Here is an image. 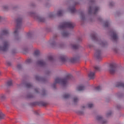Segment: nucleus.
Masks as SVG:
<instances>
[{"instance_id":"nucleus-1","label":"nucleus","mask_w":124,"mask_h":124,"mask_svg":"<svg viewBox=\"0 0 124 124\" xmlns=\"http://www.w3.org/2000/svg\"><path fill=\"white\" fill-rule=\"evenodd\" d=\"M75 27V24L71 21L64 22L62 23L59 27L60 30H64L68 28V29H73Z\"/></svg>"},{"instance_id":"nucleus-2","label":"nucleus","mask_w":124,"mask_h":124,"mask_svg":"<svg viewBox=\"0 0 124 124\" xmlns=\"http://www.w3.org/2000/svg\"><path fill=\"white\" fill-rule=\"evenodd\" d=\"M22 18H18L16 20V30L14 32L15 35L18 34V32H19V30L21 28V25H22Z\"/></svg>"},{"instance_id":"nucleus-3","label":"nucleus","mask_w":124,"mask_h":124,"mask_svg":"<svg viewBox=\"0 0 124 124\" xmlns=\"http://www.w3.org/2000/svg\"><path fill=\"white\" fill-rule=\"evenodd\" d=\"M68 78H56L55 79V84H61L62 86H66Z\"/></svg>"},{"instance_id":"nucleus-4","label":"nucleus","mask_w":124,"mask_h":124,"mask_svg":"<svg viewBox=\"0 0 124 124\" xmlns=\"http://www.w3.org/2000/svg\"><path fill=\"white\" fill-rule=\"evenodd\" d=\"M109 72L110 74H115L118 71V67L116 64H110L109 65Z\"/></svg>"},{"instance_id":"nucleus-5","label":"nucleus","mask_w":124,"mask_h":124,"mask_svg":"<svg viewBox=\"0 0 124 124\" xmlns=\"http://www.w3.org/2000/svg\"><path fill=\"white\" fill-rule=\"evenodd\" d=\"M9 47V44L8 42H4L3 43V46H0V51H2L3 52H6L8 50V47Z\"/></svg>"},{"instance_id":"nucleus-6","label":"nucleus","mask_w":124,"mask_h":124,"mask_svg":"<svg viewBox=\"0 0 124 124\" xmlns=\"http://www.w3.org/2000/svg\"><path fill=\"white\" fill-rule=\"evenodd\" d=\"M98 10H99V8L98 7H90L89 8V14H92V13H93V14H96V13Z\"/></svg>"},{"instance_id":"nucleus-7","label":"nucleus","mask_w":124,"mask_h":124,"mask_svg":"<svg viewBox=\"0 0 124 124\" xmlns=\"http://www.w3.org/2000/svg\"><path fill=\"white\" fill-rule=\"evenodd\" d=\"M102 51L100 49H96L94 54V57L97 58V60H100L101 59V55Z\"/></svg>"},{"instance_id":"nucleus-8","label":"nucleus","mask_w":124,"mask_h":124,"mask_svg":"<svg viewBox=\"0 0 124 124\" xmlns=\"http://www.w3.org/2000/svg\"><path fill=\"white\" fill-rule=\"evenodd\" d=\"M60 60L62 62H65L67 61V57L63 55H62L60 56Z\"/></svg>"},{"instance_id":"nucleus-9","label":"nucleus","mask_w":124,"mask_h":124,"mask_svg":"<svg viewBox=\"0 0 124 124\" xmlns=\"http://www.w3.org/2000/svg\"><path fill=\"white\" fill-rule=\"evenodd\" d=\"M96 119L97 121H101L102 124H105L107 123V121L103 120V118L100 116H97Z\"/></svg>"},{"instance_id":"nucleus-10","label":"nucleus","mask_w":124,"mask_h":124,"mask_svg":"<svg viewBox=\"0 0 124 124\" xmlns=\"http://www.w3.org/2000/svg\"><path fill=\"white\" fill-rule=\"evenodd\" d=\"M8 33H9L8 30H3L1 32V34L0 35V38H1V37H2V35H7Z\"/></svg>"},{"instance_id":"nucleus-11","label":"nucleus","mask_w":124,"mask_h":124,"mask_svg":"<svg viewBox=\"0 0 124 124\" xmlns=\"http://www.w3.org/2000/svg\"><path fill=\"white\" fill-rule=\"evenodd\" d=\"M37 63L39 65H40L41 66H44V65L46 64V63H45V62H44L42 60H40L38 61Z\"/></svg>"},{"instance_id":"nucleus-12","label":"nucleus","mask_w":124,"mask_h":124,"mask_svg":"<svg viewBox=\"0 0 124 124\" xmlns=\"http://www.w3.org/2000/svg\"><path fill=\"white\" fill-rule=\"evenodd\" d=\"M112 37L114 40H117L118 39V35H117V33L114 31L112 34Z\"/></svg>"},{"instance_id":"nucleus-13","label":"nucleus","mask_w":124,"mask_h":124,"mask_svg":"<svg viewBox=\"0 0 124 124\" xmlns=\"http://www.w3.org/2000/svg\"><path fill=\"white\" fill-rule=\"evenodd\" d=\"M88 76L89 78H95V74L93 72H90Z\"/></svg>"},{"instance_id":"nucleus-14","label":"nucleus","mask_w":124,"mask_h":124,"mask_svg":"<svg viewBox=\"0 0 124 124\" xmlns=\"http://www.w3.org/2000/svg\"><path fill=\"white\" fill-rule=\"evenodd\" d=\"M51 44L52 46H58V45L57 44L56 40H55V38H54V39L51 41Z\"/></svg>"},{"instance_id":"nucleus-15","label":"nucleus","mask_w":124,"mask_h":124,"mask_svg":"<svg viewBox=\"0 0 124 124\" xmlns=\"http://www.w3.org/2000/svg\"><path fill=\"white\" fill-rule=\"evenodd\" d=\"M91 37L93 40H98V38H97V35H96V34L95 33L91 35Z\"/></svg>"},{"instance_id":"nucleus-16","label":"nucleus","mask_w":124,"mask_h":124,"mask_svg":"<svg viewBox=\"0 0 124 124\" xmlns=\"http://www.w3.org/2000/svg\"><path fill=\"white\" fill-rule=\"evenodd\" d=\"M34 18L35 19H37L38 21H40V22H44V18L38 16H34Z\"/></svg>"},{"instance_id":"nucleus-17","label":"nucleus","mask_w":124,"mask_h":124,"mask_svg":"<svg viewBox=\"0 0 124 124\" xmlns=\"http://www.w3.org/2000/svg\"><path fill=\"white\" fill-rule=\"evenodd\" d=\"M62 36H63L64 37H67V36H68V35H69V33L65 31H64L62 33Z\"/></svg>"},{"instance_id":"nucleus-18","label":"nucleus","mask_w":124,"mask_h":124,"mask_svg":"<svg viewBox=\"0 0 124 124\" xmlns=\"http://www.w3.org/2000/svg\"><path fill=\"white\" fill-rule=\"evenodd\" d=\"M94 68L95 71H100V70H101V68H100V66H95L94 67Z\"/></svg>"},{"instance_id":"nucleus-19","label":"nucleus","mask_w":124,"mask_h":124,"mask_svg":"<svg viewBox=\"0 0 124 124\" xmlns=\"http://www.w3.org/2000/svg\"><path fill=\"white\" fill-rule=\"evenodd\" d=\"M12 85H13L12 80H10L7 82V86H8V87H10V86H12Z\"/></svg>"},{"instance_id":"nucleus-20","label":"nucleus","mask_w":124,"mask_h":124,"mask_svg":"<svg viewBox=\"0 0 124 124\" xmlns=\"http://www.w3.org/2000/svg\"><path fill=\"white\" fill-rule=\"evenodd\" d=\"M116 87H122V88H124V83L123 82H118Z\"/></svg>"},{"instance_id":"nucleus-21","label":"nucleus","mask_w":124,"mask_h":124,"mask_svg":"<svg viewBox=\"0 0 124 124\" xmlns=\"http://www.w3.org/2000/svg\"><path fill=\"white\" fill-rule=\"evenodd\" d=\"M84 89H85V87L83 86H79L77 87L78 91H83Z\"/></svg>"},{"instance_id":"nucleus-22","label":"nucleus","mask_w":124,"mask_h":124,"mask_svg":"<svg viewBox=\"0 0 124 124\" xmlns=\"http://www.w3.org/2000/svg\"><path fill=\"white\" fill-rule=\"evenodd\" d=\"M70 11L71 13H74L76 12V10L74 7H73L70 9Z\"/></svg>"},{"instance_id":"nucleus-23","label":"nucleus","mask_w":124,"mask_h":124,"mask_svg":"<svg viewBox=\"0 0 124 124\" xmlns=\"http://www.w3.org/2000/svg\"><path fill=\"white\" fill-rule=\"evenodd\" d=\"M63 98H65V99H66L67 98H69V97H70V95L69 94H64L63 96Z\"/></svg>"},{"instance_id":"nucleus-24","label":"nucleus","mask_w":124,"mask_h":124,"mask_svg":"<svg viewBox=\"0 0 124 124\" xmlns=\"http://www.w3.org/2000/svg\"><path fill=\"white\" fill-rule=\"evenodd\" d=\"M72 47L73 49H78V48H79V46L78 45H74L72 46Z\"/></svg>"},{"instance_id":"nucleus-25","label":"nucleus","mask_w":124,"mask_h":124,"mask_svg":"<svg viewBox=\"0 0 124 124\" xmlns=\"http://www.w3.org/2000/svg\"><path fill=\"white\" fill-rule=\"evenodd\" d=\"M65 78H73V76L70 74H68L66 75Z\"/></svg>"},{"instance_id":"nucleus-26","label":"nucleus","mask_w":124,"mask_h":124,"mask_svg":"<svg viewBox=\"0 0 124 124\" xmlns=\"http://www.w3.org/2000/svg\"><path fill=\"white\" fill-rule=\"evenodd\" d=\"M58 16H62V11H59L57 13Z\"/></svg>"},{"instance_id":"nucleus-27","label":"nucleus","mask_w":124,"mask_h":124,"mask_svg":"<svg viewBox=\"0 0 124 124\" xmlns=\"http://www.w3.org/2000/svg\"><path fill=\"white\" fill-rule=\"evenodd\" d=\"M40 54L39 50H35L34 53V56H39Z\"/></svg>"},{"instance_id":"nucleus-28","label":"nucleus","mask_w":124,"mask_h":124,"mask_svg":"<svg viewBox=\"0 0 124 124\" xmlns=\"http://www.w3.org/2000/svg\"><path fill=\"white\" fill-rule=\"evenodd\" d=\"M107 45V43H106V42H101L100 43V45H102L103 46V47H104V46H105V45Z\"/></svg>"},{"instance_id":"nucleus-29","label":"nucleus","mask_w":124,"mask_h":124,"mask_svg":"<svg viewBox=\"0 0 124 124\" xmlns=\"http://www.w3.org/2000/svg\"><path fill=\"white\" fill-rule=\"evenodd\" d=\"M4 118V114L2 113H0V120H2Z\"/></svg>"},{"instance_id":"nucleus-30","label":"nucleus","mask_w":124,"mask_h":124,"mask_svg":"<svg viewBox=\"0 0 124 124\" xmlns=\"http://www.w3.org/2000/svg\"><path fill=\"white\" fill-rule=\"evenodd\" d=\"M95 90L96 91H100V90H101V86H97V87H96L95 88Z\"/></svg>"},{"instance_id":"nucleus-31","label":"nucleus","mask_w":124,"mask_h":124,"mask_svg":"<svg viewBox=\"0 0 124 124\" xmlns=\"http://www.w3.org/2000/svg\"><path fill=\"white\" fill-rule=\"evenodd\" d=\"M104 26L106 28L109 27V22L108 21H106L104 23Z\"/></svg>"},{"instance_id":"nucleus-32","label":"nucleus","mask_w":124,"mask_h":124,"mask_svg":"<svg viewBox=\"0 0 124 124\" xmlns=\"http://www.w3.org/2000/svg\"><path fill=\"white\" fill-rule=\"evenodd\" d=\"M32 85H31V83H28L26 84V87L27 88H31Z\"/></svg>"},{"instance_id":"nucleus-33","label":"nucleus","mask_w":124,"mask_h":124,"mask_svg":"<svg viewBox=\"0 0 124 124\" xmlns=\"http://www.w3.org/2000/svg\"><path fill=\"white\" fill-rule=\"evenodd\" d=\"M32 61L31 59H28L26 60V63H31V62Z\"/></svg>"},{"instance_id":"nucleus-34","label":"nucleus","mask_w":124,"mask_h":124,"mask_svg":"<svg viewBox=\"0 0 124 124\" xmlns=\"http://www.w3.org/2000/svg\"><path fill=\"white\" fill-rule=\"evenodd\" d=\"M48 61H54V58L53 56H48Z\"/></svg>"},{"instance_id":"nucleus-35","label":"nucleus","mask_w":124,"mask_h":124,"mask_svg":"<svg viewBox=\"0 0 124 124\" xmlns=\"http://www.w3.org/2000/svg\"><path fill=\"white\" fill-rule=\"evenodd\" d=\"M0 99H4L5 98V95L2 94L0 95Z\"/></svg>"},{"instance_id":"nucleus-36","label":"nucleus","mask_w":124,"mask_h":124,"mask_svg":"<svg viewBox=\"0 0 124 124\" xmlns=\"http://www.w3.org/2000/svg\"><path fill=\"white\" fill-rule=\"evenodd\" d=\"M3 8L4 10H5V11L8 10V7H7V6H4L3 7Z\"/></svg>"},{"instance_id":"nucleus-37","label":"nucleus","mask_w":124,"mask_h":124,"mask_svg":"<svg viewBox=\"0 0 124 124\" xmlns=\"http://www.w3.org/2000/svg\"><path fill=\"white\" fill-rule=\"evenodd\" d=\"M73 100H74V102H77V101H78V98L77 97H74L73 98Z\"/></svg>"},{"instance_id":"nucleus-38","label":"nucleus","mask_w":124,"mask_h":124,"mask_svg":"<svg viewBox=\"0 0 124 124\" xmlns=\"http://www.w3.org/2000/svg\"><path fill=\"white\" fill-rule=\"evenodd\" d=\"M93 104H88V108H92L93 107Z\"/></svg>"},{"instance_id":"nucleus-39","label":"nucleus","mask_w":124,"mask_h":124,"mask_svg":"<svg viewBox=\"0 0 124 124\" xmlns=\"http://www.w3.org/2000/svg\"><path fill=\"white\" fill-rule=\"evenodd\" d=\"M17 68L18 69H21L22 68V65L21 64L17 65Z\"/></svg>"},{"instance_id":"nucleus-40","label":"nucleus","mask_w":124,"mask_h":124,"mask_svg":"<svg viewBox=\"0 0 124 124\" xmlns=\"http://www.w3.org/2000/svg\"><path fill=\"white\" fill-rule=\"evenodd\" d=\"M50 18H52V17H54V14L53 13H50L49 15Z\"/></svg>"},{"instance_id":"nucleus-41","label":"nucleus","mask_w":124,"mask_h":124,"mask_svg":"<svg viewBox=\"0 0 124 124\" xmlns=\"http://www.w3.org/2000/svg\"><path fill=\"white\" fill-rule=\"evenodd\" d=\"M27 36L28 37H31V33H27Z\"/></svg>"},{"instance_id":"nucleus-42","label":"nucleus","mask_w":124,"mask_h":124,"mask_svg":"<svg viewBox=\"0 0 124 124\" xmlns=\"http://www.w3.org/2000/svg\"><path fill=\"white\" fill-rule=\"evenodd\" d=\"M70 62H74V58H72L70 60Z\"/></svg>"},{"instance_id":"nucleus-43","label":"nucleus","mask_w":124,"mask_h":124,"mask_svg":"<svg viewBox=\"0 0 124 124\" xmlns=\"http://www.w3.org/2000/svg\"><path fill=\"white\" fill-rule=\"evenodd\" d=\"M112 114V112H109L108 113H107V116H110L111 115V114Z\"/></svg>"},{"instance_id":"nucleus-44","label":"nucleus","mask_w":124,"mask_h":124,"mask_svg":"<svg viewBox=\"0 0 124 124\" xmlns=\"http://www.w3.org/2000/svg\"><path fill=\"white\" fill-rule=\"evenodd\" d=\"M7 64L8 65H11V62H7Z\"/></svg>"},{"instance_id":"nucleus-45","label":"nucleus","mask_w":124,"mask_h":124,"mask_svg":"<svg viewBox=\"0 0 124 124\" xmlns=\"http://www.w3.org/2000/svg\"><path fill=\"white\" fill-rule=\"evenodd\" d=\"M84 15L81 14V18H82V19H84Z\"/></svg>"},{"instance_id":"nucleus-46","label":"nucleus","mask_w":124,"mask_h":124,"mask_svg":"<svg viewBox=\"0 0 124 124\" xmlns=\"http://www.w3.org/2000/svg\"><path fill=\"white\" fill-rule=\"evenodd\" d=\"M59 46L62 48V45H60Z\"/></svg>"},{"instance_id":"nucleus-47","label":"nucleus","mask_w":124,"mask_h":124,"mask_svg":"<svg viewBox=\"0 0 124 124\" xmlns=\"http://www.w3.org/2000/svg\"><path fill=\"white\" fill-rule=\"evenodd\" d=\"M36 93H38V89H35V90Z\"/></svg>"},{"instance_id":"nucleus-48","label":"nucleus","mask_w":124,"mask_h":124,"mask_svg":"<svg viewBox=\"0 0 124 124\" xmlns=\"http://www.w3.org/2000/svg\"><path fill=\"white\" fill-rule=\"evenodd\" d=\"M35 114H36V115H37L38 114V113L37 112V111H35Z\"/></svg>"},{"instance_id":"nucleus-49","label":"nucleus","mask_w":124,"mask_h":124,"mask_svg":"<svg viewBox=\"0 0 124 124\" xmlns=\"http://www.w3.org/2000/svg\"><path fill=\"white\" fill-rule=\"evenodd\" d=\"M1 20H2V17L0 16V21H1Z\"/></svg>"},{"instance_id":"nucleus-50","label":"nucleus","mask_w":124,"mask_h":124,"mask_svg":"<svg viewBox=\"0 0 124 124\" xmlns=\"http://www.w3.org/2000/svg\"><path fill=\"white\" fill-rule=\"evenodd\" d=\"M32 16H35V13H33L32 14Z\"/></svg>"},{"instance_id":"nucleus-51","label":"nucleus","mask_w":124,"mask_h":124,"mask_svg":"<svg viewBox=\"0 0 124 124\" xmlns=\"http://www.w3.org/2000/svg\"><path fill=\"white\" fill-rule=\"evenodd\" d=\"M36 78H40V77H36Z\"/></svg>"},{"instance_id":"nucleus-52","label":"nucleus","mask_w":124,"mask_h":124,"mask_svg":"<svg viewBox=\"0 0 124 124\" xmlns=\"http://www.w3.org/2000/svg\"><path fill=\"white\" fill-rule=\"evenodd\" d=\"M0 75H1V73L0 72Z\"/></svg>"},{"instance_id":"nucleus-53","label":"nucleus","mask_w":124,"mask_h":124,"mask_svg":"<svg viewBox=\"0 0 124 124\" xmlns=\"http://www.w3.org/2000/svg\"><path fill=\"white\" fill-rule=\"evenodd\" d=\"M83 108H85V107H83Z\"/></svg>"},{"instance_id":"nucleus-54","label":"nucleus","mask_w":124,"mask_h":124,"mask_svg":"<svg viewBox=\"0 0 124 124\" xmlns=\"http://www.w3.org/2000/svg\"><path fill=\"white\" fill-rule=\"evenodd\" d=\"M38 79H39V78H37V80H38Z\"/></svg>"},{"instance_id":"nucleus-55","label":"nucleus","mask_w":124,"mask_h":124,"mask_svg":"<svg viewBox=\"0 0 124 124\" xmlns=\"http://www.w3.org/2000/svg\"><path fill=\"white\" fill-rule=\"evenodd\" d=\"M93 79V78H90V79Z\"/></svg>"},{"instance_id":"nucleus-56","label":"nucleus","mask_w":124,"mask_h":124,"mask_svg":"<svg viewBox=\"0 0 124 124\" xmlns=\"http://www.w3.org/2000/svg\"><path fill=\"white\" fill-rule=\"evenodd\" d=\"M110 5H111V4H110Z\"/></svg>"}]
</instances>
